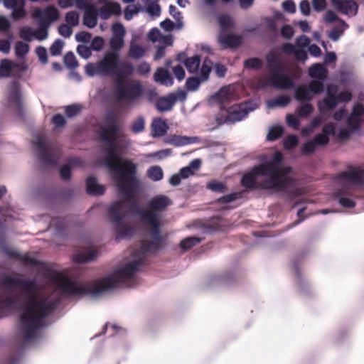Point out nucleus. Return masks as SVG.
Wrapping results in <instances>:
<instances>
[{"mask_svg":"<svg viewBox=\"0 0 364 364\" xmlns=\"http://www.w3.org/2000/svg\"><path fill=\"white\" fill-rule=\"evenodd\" d=\"M121 129L117 114L109 111L105 114L104 124L97 132L100 140L109 146L105 159V164L115 175L117 190L124 196V200L111 205L108 210L109 216L114 224L117 239L132 237L134 233V228L122 221L125 216V203H129L130 210L149 227L148 235L151 240H141L140 250H136L133 255L136 258L135 261L119 268L110 276L95 280L90 286H84L62 274L55 276L54 282L67 296H95L122 286L134 278L139 267L144 264L147 254L158 250L162 246L164 239L161 235V223L158 212L164 211L171 204V200L168 197L159 195L149 201L146 209L139 207L136 201V193L140 187V182L136 176V166L131 160L122 159L115 152V142Z\"/></svg>","mask_w":364,"mask_h":364,"instance_id":"1","label":"nucleus"},{"mask_svg":"<svg viewBox=\"0 0 364 364\" xmlns=\"http://www.w3.org/2000/svg\"><path fill=\"white\" fill-rule=\"evenodd\" d=\"M1 284L8 288H18L27 296L19 321L24 341H32L37 337L38 331L46 326V318L55 309L57 302L38 297V284L34 279L7 275L1 279Z\"/></svg>","mask_w":364,"mask_h":364,"instance_id":"2","label":"nucleus"},{"mask_svg":"<svg viewBox=\"0 0 364 364\" xmlns=\"http://www.w3.org/2000/svg\"><path fill=\"white\" fill-rule=\"evenodd\" d=\"M283 155L277 151L272 158L264 163L255 166L244 174L241 185L247 190H272L275 192H287L295 184L294 179L289 176V166L282 165Z\"/></svg>","mask_w":364,"mask_h":364,"instance_id":"3","label":"nucleus"},{"mask_svg":"<svg viewBox=\"0 0 364 364\" xmlns=\"http://www.w3.org/2000/svg\"><path fill=\"white\" fill-rule=\"evenodd\" d=\"M134 67L131 63L121 62L116 75V95L119 101L134 102L144 94V86L140 80H132L124 85V76L133 74Z\"/></svg>","mask_w":364,"mask_h":364,"instance_id":"4","label":"nucleus"},{"mask_svg":"<svg viewBox=\"0 0 364 364\" xmlns=\"http://www.w3.org/2000/svg\"><path fill=\"white\" fill-rule=\"evenodd\" d=\"M265 58L269 77L263 85L272 86L279 90H289L294 87V80L290 76L282 73L284 66L280 54L275 50H271L266 55Z\"/></svg>","mask_w":364,"mask_h":364,"instance_id":"5","label":"nucleus"},{"mask_svg":"<svg viewBox=\"0 0 364 364\" xmlns=\"http://www.w3.org/2000/svg\"><path fill=\"white\" fill-rule=\"evenodd\" d=\"M253 109L250 108L247 103L236 104L225 109L223 111L226 114L225 117L223 118V113H221L217 120L220 122L235 123L243 119Z\"/></svg>","mask_w":364,"mask_h":364,"instance_id":"6","label":"nucleus"},{"mask_svg":"<svg viewBox=\"0 0 364 364\" xmlns=\"http://www.w3.org/2000/svg\"><path fill=\"white\" fill-rule=\"evenodd\" d=\"M121 64L119 53L116 52H106L102 59L98 61V67L102 75H115Z\"/></svg>","mask_w":364,"mask_h":364,"instance_id":"7","label":"nucleus"},{"mask_svg":"<svg viewBox=\"0 0 364 364\" xmlns=\"http://www.w3.org/2000/svg\"><path fill=\"white\" fill-rule=\"evenodd\" d=\"M336 179L342 184L360 186L364 182V171L350 166L348 170L338 173Z\"/></svg>","mask_w":364,"mask_h":364,"instance_id":"8","label":"nucleus"},{"mask_svg":"<svg viewBox=\"0 0 364 364\" xmlns=\"http://www.w3.org/2000/svg\"><path fill=\"white\" fill-rule=\"evenodd\" d=\"M8 102L14 106L16 112L20 117H23L24 107L21 92L20 83L17 80H13L8 87Z\"/></svg>","mask_w":364,"mask_h":364,"instance_id":"9","label":"nucleus"},{"mask_svg":"<svg viewBox=\"0 0 364 364\" xmlns=\"http://www.w3.org/2000/svg\"><path fill=\"white\" fill-rule=\"evenodd\" d=\"M35 145L39 150V160L43 166H52L57 164L58 158L53 151L47 147L46 139L43 136L38 137Z\"/></svg>","mask_w":364,"mask_h":364,"instance_id":"10","label":"nucleus"},{"mask_svg":"<svg viewBox=\"0 0 364 364\" xmlns=\"http://www.w3.org/2000/svg\"><path fill=\"white\" fill-rule=\"evenodd\" d=\"M59 16L58 10L53 6H47L43 11L37 9L33 14L34 18L40 21L41 26L43 24L49 26L51 22L58 20Z\"/></svg>","mask_w":364,"mask_h":364,"instance_id":"11","label":"nucleus"},{"mask_svg":"<svg viewBox=\"0 0 364 364\" xmlns=\"http://www.w3.org/2000/svg\"><path fill=\"white\" fill-rule=\"evenodd\" d=\"M333 8L338 12L346 15H356L358 9V4L353 0H331Z\"/></svg>","mask_w":364,"mask_h":364,"instance_id":"12","label":"nucleus"},{"mask_svg":"<svg viewBox=\"0 0 364 364\" xmlns=\"http://www.w3.org/2000/svg\"><path fill=\"white\" fill-rule=\"evenodd\" d=\"M6 254L9 257L21 262L26 266L39 267L42 264L37 259L27 255H22L17 251L8 250Z\"/></svg>","mask_w":364,"mask_h":364,"instance_id":"13","label":"nucleus"},{"mask_svg":"<svg viewBox=\"0 0 364 364\" xmlns=\"http://www.w3.org/2000/svg\"><path fill=\"white\" fill-rule=\"evenodd\" d=\"M176 100V95L174 93H171L167 97H162L159 98L155 103V107L156 109L160 112L170 111Z\"/></svg>","mask_w":364,"mask_h":364,"instance_id":"14","label":"nucleus"},{"mask_svg":"<svg viewBox=\"0 0 364 364\" xmlns=\"http://www.w3.org/2000/svg\"><path fill=\"white\" fill-rule=\"evenodd\" d=\"M99 15L98 10L95 6L91 5L86 8L83 16V23L85 26L90 28L96 26L97 23V16Z\"/></svg>","mask_w":364,"mask_h":364,"instance_id":"15","label":"nucleus"},{"mask_svg":"<svg viewBox=\"0 0 364 364\" xmlns=\"http://www.w3.org/2000/svg\"><path fill=\"white\" fill-rule=\"evenodd\" d=\"M154 80L156 82L166 86H171L173 79L167 70L164 68H158L154 74Z\"/></svg>","mask_w":364,"mask_h":364,"instance_id":"16","label":"nucleus"},{"mask_svg":"<svg viewBox=\"0 0 364 364\" xmlns=\"http://www.w3.org/2000/svg\"><path fill=\"white\" fill-rule=\"evenodd\" d=\"M213 97L217 100L220 105V112L222 113L226 108L225 105H228L232 99V94L227 87H222L218 92L215 94Z\"/></svg>","mask_w":364,"mask_h":364,"instance_id":"17","label":"nucleus"},{"mask_svg":"<svg viewBox=\"0 0 364 364\" xmlns=\"http://www.w3.org/2000/svg\"><path fill=\"white\" fill-rule=\"evenodd\" d=\"M87 192L89 195L100 196L104 194L105 188L97 183V178L90 176L86 180Z\"/></svg>","mask_w":364,"mask_h":364,"instance_id":"18","label":"nucleus"},{"mask_svg":"<svg viewBox=\"0 0 364 364\" xmlns=\"http://www.w3.org/2000/svg\"><path fill=\"white\" fill-rule=\"evenodd\" d=\"M168 129V127L166 122L161 118L154 119L151 123V132L152 135L155 137L164 136Z\"/></svg>","mask_w":364,"mask_h":364,"instance_id":"19","label":"nucleus"},{"mask_svg":"<svg viewBox=\"0 0 364 364\" xmlns=\"http://www.w3.org/2000/svg\"><path fill=\"white\" fill-rule=\"evenodd\" d=\"M220 42L225 48H236L242 43V38L237 35L231 33L220 37Z\"/></svg>","mask_w":364,"mask_h":364,"instance_id":"20","label":"nucleus"},{"mask_svg":"<svg viewBox=\"0 0 364 364\" xmlns=\"http://www.w3.org/2000/svg\"><path fill=\"white\" fill-rule=\"evenodd\" d=\"M309 74L312 78L323 81L327 77L328 70L323 65L316 63L309 68Z\"/></svg>","mask_w":364,"mask_h":364,"instance_id":"21","label":"nucleus"},{"mask_svg":"<svg viewBox=\"0 0 364 364\" xmlns=\"http://www.w3.org/2000/svg\"><path fill=\"white\" fill-rule=\"evenodd\" d=\"M294 98L299 102H309L313 100L314 96L311 93L307 85H300L295 90Z\"/></svg>","mask_w":364,"mask_h":364,"instance_id":"22","label":"nucleus"},{"mask_svg":"<svg viewBox=\"0 0 364 364\" xmlns=\"http://www.w3.org/2000/svg\"><path fill=\"white\" fill-rule=\"evenodd\" d=\"M183 64L188 73H196L198 72L200 64V56L194 55L193 57L187 58L185 60H183Z\"/></svg>","mask_w":364,"mask_h":364,"instance_id":"23","label":"nucleus"},{"mask_svg":"<svg viewBox=\"0 0 364 364\" xmlns=\"http://www.w3.org/2000/svg\"><path fill=\"white\" fill-rule=\"evenodd\" d=\"M97 256V252L90 250L85 253H80L75 255L73 260L78 264H83L94 260Z\"/></svg>","mask_w":364,"mask_h":364,"instance_id":"24","label":"nucleus"},{"mask_svg":"<svg viewBox=\"0 0 364 364\" xmlns=\"http://www.w3.org/2000/svg\"><path fill=\"white\" fill-rule=\"evenodd\" d=\"M12 76L20 78L22 74L28 70V65L25 61L16 62L12 60Z\"/></svg>","mask_w":364,"mask_h":364,"instance_id":"25","label":"nucleus"},{"mask_svg":"<svg viewBox=\"0 0 364 364\" xmlns=\"http://www.w3.org/2000/svg\"><path fill=\"white\" fill-rule=\"evenodd\" d=\"M12 60L2 59L0 61V77H9L12 76Z\"/></svg>","mask_w":364,"mask_h":364,"instance_id":"26","label":"nucleus"},{"mask_svg":"<svg viewBox=\"0 0 364 364\" xmlns=\"http://www.w3.org/2000/svg\"><path fill=\"white\" fill-rule=\"evenodd\" d=\"M145 53V49L141 46L136 43H131L128 55L134 59H139L144 56Z\"/></svg>","mask_w":364,"mask_h":364,"instance_id":"27","label":"nucleus"},{"mask_svg":"<svg viewBox=\"0 0 364 364\" xmlns=\"http://www.w3.org/2000/svg\"><path fill=\"white\" fill-rule=\"evenodd\" d=\"M193 142V138L188 136H182L173 135L167 141V143H169L175 146H182Z\"/></svg>","mask_w":364,"mask_h":364,"instance_id":"28","label":"nucleus"},{"mask_svg":"<svg viewBox=\"0 0 364 364\" xmlns=\"http://www.w3.org/2000/svg\"><path fill=\"white\" fill-rule=\"evenodd\" d=\"M202 239L198 237H188L182 240L180 242V247L183 250H188L200 244Z\"/></svg>","mask_w":364,"mask_h":364,"instance_id":"29","label":"nucleus"},{"mask_svg":"<svg viewBox=\"0 0 364 364\" xmlns=\"http://www.w3.org/2000/svg\"><path fill=\"white\" fill-rule=\"evenodd\" d=\"M291 99L289 96L281 95L268 102L269 107H285L290 103Z\"/></svg>","mask_w":364,"mask_h":364,"instance_id":"30","label":"nucleus"},{"mask_svg":"<svg viewBox=\"0 0 364 364\" xmlns=\"http://www.w3.org/2000/svg\"><path fill=\"white\" fill-rule=\"evenodd\" d=\"M338 100L336 97H326L322 102L318 103V108L323 111L325 109L328 110H333L336 108L338 105Z\"/></svg>","mask_w":364,"mask_h":364,"instance_id":"31","label":"nucleus"},{"mask_svg":"<svg viewBox=\"0 0 364 364\" xmlns=\"http://www.w3.org/2000/svg\"><path fill=\"white\" fill-rule=\"evenodd\" d=\"M263 65L262 60L257 57L250 58L244 61V67L247 69L259 70Z\"/></svg>","mask_w":364,"mask_h":364,"instance_id":"32","label":"nucleus"},{"mask_svg":"<svg viewBox=\"0 0 364 364\" xmlns=\"http://www.w3.org/2000/svg\"><path fill=\"white\" fill-rule=\"evenodd\" d=\"M124 38L121 36H113L109 40V46L112 49L111 52H116L119 53V51L124 46Z\"/></svg>","mask_w":364,"mask_h":364,"instance_id":"33","label":"nucleus"},{"mask_svg":"<svg viewBox=\"0 0 364 364\" xmlns=\"http://www.w3.org/2000/svg\"><path fill=\"white\" fill-rule=\"evenodd\" d=\"M147 176L154 181H159L163 178V170L160 166L150 167L147 171Z\"/></svg>","mask_w":364,"mask_h":364,"instance_id":"34","label":"nucleus"},{"mask_svg":"<svg viewBox=\"0 0 364 364\" xmlns=\"http://www.w3.org/2000/svg\"><path fill=\"white\" fill-rule=\"evenodd\" d=\"M202 82V78L200 77H190L187 78L186 82V87L188 91H196L198 89Z\"/></svg>","mask_w":364,"mask_h":364,"instance_id":"35","label":"nucleus"},{"mask_svg":"<svg viewBox=\"0 0 364 364\" xmlns=\"http://www.w3.org/2000/svg\"><path fill=\"white\" fill-rule=\"evenodd\" d=\"M206 188L217 193H224L226 191V186L223 183L216 180L209 181L206 185Z\"/></svg>","mask_w":364,"mask_h":364,"instance_id":"36","label":"nucleus"},{"mask_svg":"<svg viewBox=\"0 0 364 364\" xmlns=\"http://www.w3.org/2000/svg\"><path fill=\"white\" fill-rule=\"evenodd\" d=\"M344 194L343 190H338L336 193V195L340 197L338 200L340 205L344 208H353L355 205V201L348 198L341 197Z\"/></svg>","mask_w":364,"mask_h":364,"instance_id":"37","label":"nucleus"},{"mask_svg":"<svg viewBox=\"0 0 364 364\" xmlns=\"http://www.w3.org/2000/svg\"><path fill=\"white\" fill-rule=\"evenodd\" d=\"M14 50L18 58H23L29 52V46L26 43L18 41L15 45Z\"/></svg>","mask_w":364,"mask_h":364,"instance_id":"38","label":"nucleus"},{"mask_svg":"<svg viewBox=\"0 0 364 364\" xmlns=\"http://www.w3.org/2000/svg\"><path fill=\"white\" fill-rule=\"evenodd\" d=\"M284 133V129L282 127L277 126L272 127L267 135V139L269 141H275L280 138Z\"/></svg>","mask_w":364,"mask_h":364,"instance_id":"39","label":"nucleus"},{"mask_svg":"<svg viewBox=\"0 0 364 364\" xmlns=\"http://www.w3.org/2000/svg\"><path fill=\"white\" fill-rule=\"evenodd\" d=\"M314 111V107L310 103H305L296 109L298 116L301 118L309 117Z\"/></svg>","mask_w":364,"mask_h":364,"instance_id":"40","label":"nucleus"},{"mask_svg":"<svg viewBox=\"0 0 364 364\" xmlns=\"http://www.w3.org/2000/svg\"><path fill=\"white\" fill-rule=\"evenodd\" d=\"M309 89L314 94H320L324 90V85L321 80H312L308 85Z\"/></svg>","mask_w":364,"mask_h":364,"instance_id":"41","label":"nucleus"},{"mask_svg":"<svg viewBox=\"0 0 364 364\" xmlns=\"http://www.w3.org/2000/svg\"><path fill=\"white\" fill-rule=\"evenodd\" d=\"M324 20L326 23H333L334 21H338L342 26L345 28L348 27L347 23L342 19L339 18L336 13L331 10H328L324 16Z\"/></svg>","mask_w":364,"mask_h":364,"instance_id":"42","label":"nucleus"},{"mask_svg":"<svg viewBox=\"0 0 364 364\" xmlns=\"http://www.w3.org/2000/svg\"><path fill=\"white\" fill-rule=\"evenodd\" d=\"M64 46V42L60 39L55 40L50 47L51 55H60Z\"/></svg>","mask_w":364,"mask_h":364,"instance_id":"43","label":"nucleus"},{"mask_svg":"<svg viewBox=\"0 0 364 364\" xmlns=\"http://www.w3.org/2000/svg\"><path fill=\"white\" fill-rule=\"evenodd\" d=\"M65 65L70 69H75L78 66L77 60L75 55L71 53H67L64 56Z\"/></svg>","mask_w":364,"mask_h":364,"instance_id":"44","label":"nucleus"},{"mask_svg":"<svg viewBox=\"0 0 364 364\" xmlns=\"http://www.w3.org/2000/svg\"><path fill=\"white\" fill-rule=\"evenodd\" d=\"M12 9V16L14 18L19 19L23 18L26 15V11L24 9V0H20V4H18Z\"/></svg>","mask_w":364,"mask_h":364,"instance_id":"45","label":"nucleus"},{"mask_svg":"<svg viewBox=\"0 0 364 364\" xmlns=\"http://www.w3.org/2000/svg\"><path fill=\"white\" fill-rule=\"evenodd\" d=\"M82 109V106L77 104H73L66 106L65 108V114L68 117H73L77 115Z\"/></svg>","mask_w":364,"mask_h":364,"instance_id":"46","label":"nucleus"},{"mask_svg":"<svg viewBox=\"0 0 364 364\" xmlns=\"http://www.w3.org/2000/svg\"><path fill=\"white\" fill-rule=\"evenodd\" d=\"M65 21L70 26H76L79 23V14L75 11H71L66 14Z\"/></svg>","mask_w":364,"mask_h":364,"instance_id":"47","label":"nucleus"},{"mask_svg":"<svg viewBox=\"0 0 364 364\" xmlns=\"http://www.w3.org/2000/svg\"><path fill=\"white\" fill-rule=\"evenodd\" d=\"M242 197L241 192L232 193L230 194L225 195L221 196L218 199V202L221 203H229L230 202L235 201L237 199H239Z\"/></svg>","mask_w":364,"mask_h":364,"instance_id":"48","label":"nucleus"},{"mask_svg":"<svg viewBox=\"0 0 364 364\" xmlns=\"http://www.w3.org/2000/svg\"><path fill=\"white\" fill-rule=\"evenodd\" d=\"M145 127V122L143 117H139L132 125V131L134 133H139L144 131Z\"/></svg>","mask_w":364,"mask_h":364,"instance_id":"49","label":"nucleus"},{"mask_svg":"<svg viewBox=\"0 0 364 364\" xmlns=\"http://www.w3.org/2000/svg\"><path fill=\"white\" fill-rule=\"evenodd\" d=\"M48 26L43 24L40 28L33 31V36L38 41H43L48 38L47 28Z\"/></svg>","mask_w":364,"mask_h":364,"instance_id":"50","label":"nucleus"},{"mask_svg":"<svg viewBox=\"0 0 364 364\" xmlns=\"http://www.w3.org/2000/svg\"><path fill=\"white\" fill-rule=\"evenodd\" d=\"M12 304L13 299L11 297H5L0 294V318L3 316L5 309Z\"/></svg>","mask_w":364,"mask_h":364,"instance_id":"51","label":"nucleus"},{"mask_svg":"<svg viewBox=\"0 0 364 364\" xmlns=\"http://www.w3.org/2000/svg\"><path fill=\"white\" fill-rule=\"evenodd\" d=\"M316 149V145L313 140H310L303 144L301 147V152L303 154L308 156L314 153Z\"/></svg>","mask_w":364,"mask_h":364,"instance_id":"52","label":"nucleus"},{"mask_svg":"<svg viewBox=\"0 0 364 364\" xmlns=\"http://www.w3.org/2000/svg\"><path fill=\"white\" fill-rule=\"evenodd\" d=\"M298 138L296 135L291 134L288 136L284 141V146L287 149H291L294 148L298 144Z\"/></svg>","mask_w":364,"mask_h":364,"instance_id":"53","label":"nucleus"},{"mask_svg":"<svg viewBox=\"0 0 364 364\" xmlns=\"http://www.w3.org/2000/svg\"><path fill=\"white\" fill-rule=\"evenodd\" d=\"M136 73L139 75L144 76V75H148L150 73L151 67H150V65L147 62L144 61V62L139 63V65H137V66L136 68Z\"/></svg>","mask_w":364,"mask_h":364,"instance_id":"54","label":"nucleus"},{"mask_svg":"<svg viewBox=\"0 0 364 364\" xmlns=\"http://www.w3.org/2000/svg\"><path fill=\"white\" fill-rule=\"evenodd\" d=\"M104 39L100 36L95 37L90 43V48L95 51H100L104 46Z\"/></svg>","mask_w":364,"mask_h":364,"instance_id":"55","label":"nucleus"},{"mask_svg":"<svg viewBox=\"0 0 364 364\" xmlns=\"http://www.w3.org/2000/svg\"><path fill=\"white\" fill-rule=\"evenodd\" d=\"M317 146H326L329 143V137L322 133L316 134L312 139Z\"/></svg>","mask_w":364,"mask_h":364,"instance_id":"56","label":"nucleus"},{"mask_svg":"<svg viewBox=\"0 0 364 364\" xmlns=\"http://www.w3.org/2000/svg\"><path fill=\"white\" fill-rule=\"evenodd\" d=\"M360 119L354 116H349L347 119L348 126L353 132H355L360 129Z\"/></svg>","mask_w":364,"mask_h":364,"instance_id":"57","label":"nucleus"},{"mask_svg":"<svg viewBox=\"0 0 364 364\" xmlns=\"http://www.w3.org/2000/svg\"><path fill=\"white\" fill-rule=\"evenodd\" d=\"M85 71L89 76H93L96 74L102 75V71L98 67V62L96 64L88 63L85 66Z\"/></svg>","mask_w":364,"mask_h":364,"instance_id":"58","label":"nucleus"},{"mask_svg":"<svg viewBox=\"0 0 364 364\" xmlns=\"http://www.w3.org/2000/svg\"><path fill=\"white\" fill-rule=\"evenodd\" d=\"M91 48L85 45H79L77 48V53L85 59L89 58L92 55Z\"/></svg>","mask_w":364,"mask_h":364,"instance_id":"59","label":"nucleus"},{"mask_svg":"<svg viewBox=\"0 0 364 364\" xmlns=\"http://www.w3.org/2000/svg\"><path fill=\"white\" fill-rule=\"evenodd\" d=\"M286 120H287V124L289 127H291L295 129H299V125H300V122H299V119L295 115H294L292 114H287Z\"/></svg>","mask_w":364,"mask_h":364,"instance_id":"60","label":"nucleus"},{"mask_svg":"<svg viewBox=\"0 0 364 364\" xmlns=\"http://www.w3.org/2000/svg\"><path fill=\"white\" fill-rule=\"evenodd\" d=\"M36 54L42 63H48V54L46 49L43 46H38L36 48Z\"/></svg>","mask_w":364,"mask_h":364,"instance_id":"61","label":"nucleus"},{"mask_svg":"<svg viewBox=\"0 0 364 364\" xmlns=\"http://www.w3.org/2000/svg\"><path fill=\"white\" fill-rule=\"evenodd\" d=\"M60 174L63 180H70L71 178V166L69 164L62 166L60 168Z\"/></svg>","mask_w":364,"mask_h":364,"instance_id":"62","label":"nucleus"},{"mask_svg":"<svg viewBox=\"0 0 364 364\" xmlns=\"http://www.w3.org/2000/svg\"><path fill=\"white\" fill-rule=\"evenodd\" d=\"M313 9L316 12L324 11L327 7V2L326 0H312Z\"/></svg>","mask_w":364,"mask_h":364,"instance_id":"63","label":"nucleus"},{"mask_svg":"<svg viewBox=\"0 0 364 364\" xmlns=\"http://www.w3.org/2000/svg\"><path fill=\"white\" fill-rule=\"evenodd\" d=\"M33 31L30 27H23L20 31V37L26 41H31Z\"/></svg>","mask_w":364,"mask_h":364,"instance_id":"64","label":"nucleus"}]
</instances>
